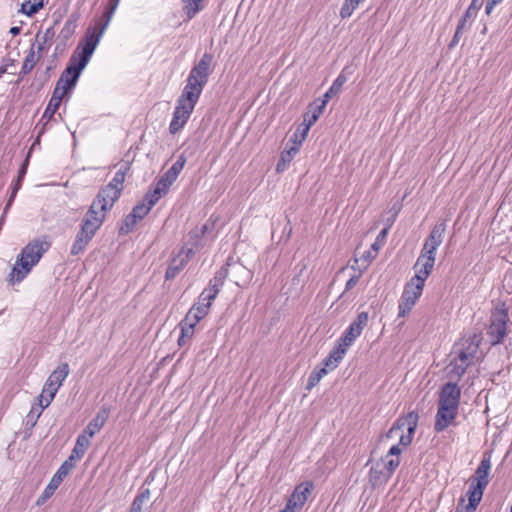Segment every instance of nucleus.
<instances>
[{
    "label": "nucleus",
    "instance_id": "obj_2",
    "mask_svg": "<svg viewBox=\"0 0 512 512\" xmlns=\"http://www.w3.org/2000/svg\"><path fill=\"white\" fill-rule=\"evenodd\" d=\"M482 337L473 333L461 338L454 346L453 358L446 367V375L452 381H458L466 372L467 368L475 364L480 358L479 346Z\"/></svg>",
    "mask_w": 512,
    "mask_h": 512
},
{
    "label": "nucleus",
    "instance_id": "obj_50",
    "mask_svg": "<svg viewBox=\"0 0 512 512\" xmlns=\"http://www.w3.org/2000/svg\"><path fill=\"white\" fill-rule=\"evenodd\" d=\"M125 180V171L120 169L114 176L113 180L110 183L117 184V188L123 189V182Z\"/></svg>",
    "mask_w": 512,
    "mask_h": 512
},
{
    "label": "nucleus",
    "instance_id": "obj_12",
    "mask_svg": "<svg viewBox=\"0 0 512 512\" xmlns=\"http://www.w3.org/2000/svg\"><path fill=\"white\" fill-rule=\"evenodd\" d=\"M116 9H117L116 5L108 3L107 10L96 21L95 25L88 27V29L86 30L85 36L83 38V42H85V43L95 42V48H96L104 31L108 27V25L111 21V18Z\"/></svg>",
    "mask_w": 512,
    "mask_h": 512
},
{
    "label": "nucleus",
    "instance_id": "obj_58",
    "mask_svg": "<svg viewBox=\"0 0 512 512\" xmlns=\"http://www.w3.org/2000/svg\"><path fill=\"white\" fill-rule=\"evenodd\" d=\"M82 457H76V454L73 453V451L71 452V455L68 457L67 460H65L64 462L66 464H69L71 467H75V462L80 460Z\"/></svg>",
    "mask_w": 512,
    "mask_h": 512
},
{
    "label": "nucleus",
    "instance_id": "obj_7",
    "mask_svg": "<svg viewBox=\"0 0 512 512\" xmlns=\"http://www.w3.org/2000/svg\"><path fill=\"white\" fill-rule=\"evenodd\" d=\"M491 469L489 459H483L476 469L475 476L471 479L470 487L467 492L468 504L463 509L464 512H474L482 499L485 487L488 484V476Z\"/></svg>",
    "mask_w": 512,
    "mask_h": 512
},
{
    "label": "nucleus",
    "instance_id": "obj_17",
    "mask_svg": "<svg viewBox=\"0 0 512 512\" xmlns=\"http://www.w3.org/2000/svg\"><path fill=\"white\" fill-rule=\"evenodd\" d=\"M460 396L461 391L456 381L448 382L442 387L439 393L438 405L458 410Z\"/></svg>",
    "mask_w": 512,
    "mask_h": 512
},
{
    "label": "nucleus",
    "instance_id": "obj_54",
    "mask_svg": "<svg viewBox=\"0 0 512 512\" xmlns=\"http://www.w3.org/2000/svg\"><path fill=\"white\" fill-rule=\"evenodd\" d=\"M289 163L290 162H288L287 159H285L283 156H281L279 162L277 163L276 171L277 172H283L287 168Z\"/></svg>",
    "mask_w": 512,
    "mask_h": 512
},
{
    "label": "nucleus",
    "instance_id": "obj_8",
    "mask_svg": "<svg viewBox=\"0 0 512 512\" xmlns=\"http://www.w3.org/2000/svg\"><path fill=\"white\" fill-rule=\"evenodd\" d=\"M205 230L206 226L204 225L201 229H196L189 233L191 246L183 247L171 260L165 274L166 279H173L189 262L191 257L194 255V247L199 245L200 236L204 234Z\"/></svg>",
    "mask_w": 512,
    "mask_h": 512
},
{
    "label": "nucleus",
    "instance_id": "obj_51",
    "mask_svg": "<svg viewBox=\"0 0 512 512\" xmlns=\"http://www.w3.org/2000/svg\"><path fill=\"white\" fill-rule=\"evenodd\" d=\"M339 362L331 358V356H327L323 360V368H326L328 370H334L338 366Z\"/></svg>",
    "mask_w": 512,
    "mask_h": 512
},
{
    "label": "nucleus",
    "instance_id": "obj_45",
    "mask_svg": "<svg viewBox=\"0 0 512 512\" xmlns=\"http://www.w3.org/2000/svg\"><path fill=\"white\" fill-rule=\"evenodd\" d=\"M21 185H22V180L17 178L16 181L14 182L13 186H12L11 195H10L6 205H5L4 215L8 212V209L10 208L12 202L14 201L18 190L21 188Z\"/></svg>",
    "mask_w": 512,
    "mask_h": 512
},
{
    "label": "nucleus",
    "instance_id": "obj_53",
    "mask_svg": "<svg viewBox=\"0 0 512 512\" xmlns=\"http://www.w3.org/2000/svg\"><path fill=\"white\" fill-rule=\"evenodd\" d=\"M29 156H30V153H28L26 159L24 160V162L22 163L19 171H18V179H21L23 180L26 172H27V167H28V164H29Z\"/></svg>",
    "mask_w": 512,
    "mask_h": 512
},
{
    "label": "nucleus",
    "instance_id": "obj_1",
    "mask_svg": "<svg viewBox=\"0 0 512 512\" xmlns=\"http://www.w3.org/2000/svg\"><path fill=\"white\" fill-rule=\"evenodd\" d=\"M418 419V413L411 411L405 416L398 418L386 434L387 439H398L399 442L392 445L387 454L376 461L375 464L381 467V469L383 468L391 476L399 466V457L403 449L412 442L413 435L418 426Z\"/></svg>",
    "mask_w": 512,
    "mask_h": 512
},
{
    "label": "nucleus",
    "instance_id": "obj_64",
    "mask_svg": "<svg viewBox=\"0 0 512 512\" xmlns=\"http://www.w3.org/2000/svg\"><path fill=\"white\" fill-rule=\"evenodd\" d=\"M13 36H16L18 35L20 32H21V27H18V26H13L10 28V31H9Z\"/></svg>",
    "mask_w": 512,
    "mask_h": 512
},
{
    "label": "nucleus",
    "instance_id": "obj_60",
    "mask_svg": "<svg viewBox=\"0 0 512 512\" xmlns=\"http://www.w3.org/2000/svg\"><path fill=\"white\" fill-rule=\"evenodd\" d=\"M461 35H462V34H458V31H457V30L455 31V34H454V36H453V39L451 40L450 45H449V47H450V48L455 47V46L459 43V40H460Z\"/></svg>",
    "mask_w": 512,
    "mask_h": 512
},
{
    "label": "nucleus",
    "instance_id": "obj_29",
    "mask_svg": "<svg viewBox=\"0 0 512 512\" xmlns=\"http://www.w3.org/2000/svg\"><path fill=\"white\" fill-rule=\"evenodd\" d=\"M105 423V418L100 416L99 414L92 419L89 424L86 426V428L81 433L83 436H86L87 439H91Z\"/></svg>",
    "mask_w": 512,
    "mask_h": 512
},
{
    "label": "nucleus",
    "instance_id": "obj_6",
    "mask_svg": "<svg viewBox=\"0 0 512 512\" xmlns=\"http://www.w3.org/2000/svg\"><path fill=\"white\" fill-rule=\"evenodd\" d=\"M213 55L209 53L203 54L201 59L191 69L187 78V83L183 89V93L189 94L195 98L200 95L208 82V78L213 71L212 68Z\"/></svg>",
    "mask_w": 512,
    "mask_h": 512
},
{
    "label": "nucleus",
    "instance_id": "obj_3",
    "mask_svg": "<svg viewBox=\"0 0 512 512\" xmlns=\"http://www.w3.org/2000/svg\"><path fill=\"white\" fill-rule=\"evenodd\" d=\"M49 247L50 243L41 239H34L29 242L18 256L9 274L8 281L11 284L21 282L29 274L32 267L39 262Z\"/></svg>",
    "mask_w": 512,
    "mask_h": 512
},
{
    "label": "nucleus",
    "instance_id": "obj_61",
    "mask_svg": "<svg viewBox=\"0 0 512 512\" xmlns=\"http://www.w3.org/2000/svg\"><path fill=\"white\" fill-rule=\"evenodd\" d=\"M301 132H302V126L300 125V127L295 131V133L291 137V141L293 142V145H295V142H297L300 139Z\"/></svg>",
    "mask_w": 512,
    "mask_h": 512
},
{
    "label": "nucleus",
    "instance_id": "obj_44",
    "mask_svg": "<svg viewBox=\"0 0 512 512\" xmlns=\"http://www.w3.org/2000/svg\"><path fill=\"white\" fill-rule=\"evenodd\" d=\"M305 139H302L300 137V139L295 142V145H292L291 147L285 149L282 153H281V156H283L285 159L288 160V162H291L292 159L295 157V155L299 152V148L300 146L302 145L303 141Z\"/></svg>",
    "mask_w": 512,
    "mask_h": 512
},
{
    "label": "nucleus",
    "instance_id": "obj_40",
    "mask_svg": "<svg viewBox=\"0 0 512 512\" xmlns=\"http://www.w3.org/2000/svg\"><path fill=\"white\" fill-rule=\"evenodd\" d=\"M39 58L40 56L36 57L34 50L31 49L24 59L21 74L26 75L31 72Z\"/></svg>",
    "mask_w": 512,
    "mask_h": 512
},
{
    "label": "nucleus",
    "instance_id": "obj_21",
    "mask_svg": "<svg viewBox=\"0 0 512 512\" xmlns=\"http://www.w3.org/2000/svg\"><path fill=\"white\" fill-rule=\"evenodd\" d=\"M369 315L367 312H361L357 315L356 319L345 330L341 339L350 346L361 335L363 329L367 326Z\"/></svg>",
    "mask_w": 512,
    "mask_h": 512
},
{
    "label": "nucleus",
    "instance_id": "obj_13",
    "mask_svg": "<svg viewBox=\"0 0 512 512\" xmlns=\"http://www.w3.org/2000/svg\"><path fill=\"white\" fill-rule=\"evenodd\" d=\"M116 9H117L116 5L108 3L107 10L96 21L95 25L88 27V29L86 30L85 36L83 38V42H85V43L95 42V48H96L104 31L108 27V25L111 21V18Z\"/></svg>",
    "mask_w": 512,
    "mask_h": 512
},
{
    "label": "nucleus",
    "instance_id": "obj_63",
    "mask_svg": "<svg viewBox=\"0 0 512 512\" xmlns=\"http://www.w3.org/2000/svg\"><path fill=\"white\" fill-rule=\"evenodd\" d=\"M384 244L379 243L377 240L371 245L370 251L375 252L378 255L379 250Z\"/></svg>",
    "mask_w": 512,
    "mask_h": 512
},
{
    "label": "nucleus",
    "instance_id": "obj_39",
    "mask_svg": "<svg viewBox=\"0 0 512 512\" xmlns=\"http://www.w3.org/2000/svg\"><path fill=\"white\" fill-rule=\"evenodd\" d=\"M183 1V9L187 16L191 19L194 17L201 9L200 5L202 0H182Z\"/></svg>",
    "mask_w": 512,
    "mask_h": 512
},
{
    "label": "nucleus",
    "instance_id": "obj_42",
    "mask_svg": "<svg viewBox=\"0 0 512 512\" xmlns=\"http://www.w3.org/2000/svg\"><path fill=\"white\" fill-rule=\"evenodd\" d=\"M42 7H43V0H39V2H34V3H31L30 1H26L25 3L22 4L21 11L24 14L31 16V15L37 13Z\"/></svg>",
    "mask_w": 512,
    "mask_h": 512
},
{
    "label": "nucleus",
    "instance_id": "obj_22",
    "mask_svg": "<svg viewBox=\"0 0 512 512\" xmlns=\"http://www.w3.org/2000/svg\"><path fill=\"white\" fill-rule=\"evenodd\" d=\"M435 258L432 256H425L420 254L415 265V276L411 279L415 280L418 283L425 284L426 279L431 274L434 264H435Z\"/></svg>",
    "mask_w": 512,
    "mask_h": 512
},
{
    "label": "nucleus",
    "instance_id": "obj_10",
    "mask_svg": "<svg viewBox=\"0 0 512 512\" xmlns=\"http://www.w3.org/2000/svg\"><path fill=\"white\" fill-rule=\"evenodd\" d=\"M185 164L186 157L180 155L171 168L159 179L154 190L151 191V204H156L160 198L168 192L170 186L175 182Z\"/></svg>",
    "mask_w": 512,
    "mask_h": 512
},
{
    "label": "nucleus",
    "instance_id": "obj_59",
    "mask_svg": "<svg viewBox=\"0 0 512 512\" xmlns=\"http://www.w3.org/2000/svg\"><path fill=\"white\" fill-rule=\"evenodd\" d=\"M82 457H76V454L73 453V451L71 452V455L68 457L67 460H65L64 462L66 464H69L71 467H75V462L80 460Z\"/></svg>",
    "mask_w": 512,
    "mask_h": 512
},
{
    "label": "nucleus",
    "instance_id": "obj_41",
    "mask_svg": "<svg viewBox=\"0 0 512 512\" xmlns=\"http://www.w3.org/2000/svg\"><path fill=\"white\" fill-rule=\"evenodd\" d=\"M359 4L360 2L357 0H345L340 10V16L343 19L350 17Z\"/></svg>",
    "mask_w": 512,
    "mask_h": 512
},
{
    "label": "nucleus",
    "instance_id": "obj_18",
    "mask_svg": "<svg viewBox=\"0 0 512 512\" xmlns=\"http://www.w3.org/2000/svg\"><path fill=\"white\" fill-rule=\"evenodd\" d=\"M507 321L508 315L506 312L498 311L493 314L488 330V335L493 345L500 343L506 335Z\"/></svg>",
    "mask_w": 512,
    "mask_h": 512
},
{
    "label": "nucleus",
    "instance_id": "obj_49",
    "mask_svg": "<svg viewBox=\"0 0 512 512\" xmlns=\"http://www.w3.org/2000/svg\"><path fill=\"white\" fill-rule=\"evenodd\" d=\"M54 35H55L54 29H53V27H50L45 30L43 35L40 36V34L38 33L36 35V39H37V41H41L43 43H48V42L52 41Z\"/></svg>",
    "mask_w": 512,
    "mask_h": 512
},
{
    "label": "nucleus",
    "instance_id": "obj_20",
    "mask_svg": "<svg viewBox=\"0 0 512 512\" xmlns=\"http://www.w3.org/2000/svg\"><path fill=\"white\" fill-rule=\"evenodd\" d=\"M120 192L121 188H117V184L109 183L106 187L100 190L92 204H98V209L106 212L118 199Z\"/></svg>",
    "mask_w": 512,
    "mask_h": 512
},
{
    "label": "nucleus",
    "instance_id": "obj_56",
    "mask_svg": "<svg viewBox=\"0 0 512 512\" xmlns=\"http://www.w3.org/2000/svg\"><path fill=\"white\" fill-rule=\"evenodd\" d=\"M360 275H354L352 276L347 282H346V290L352 289L359 281Z\"/></svg>",
    "mask_w": 512,
    "mask_h": 512
},
{
    "label": "nucleus",
    "instance_id": "obj_46",
    "mask_svg": "<svg viewBox=\"0 0 512 512\" xmlns=\"http://www.w3.org/2000/svg\"><path fill=\"white\" fill-rule=\"evenodd\" d=\"M68 92H70V91L69 90H65V88H62V86L60 84L56 83L55 88H54L53 93H52V97H51L50 100L61 104V101H62L63 97Z\"/></svg>",
    "mask_w": 512,
    "mask_h": 512
},
{
    "label": "nucleus",
    "instance_id": "obj_32",
    "mask_svg": "<svg viewBox=\"0 0 512 512\" xmlns=\"http://www.w3.org/2000/svg\"><path fill=\"white\" fill-rule=\"evenodd\" d=\"M151 493L149 489H144L133 501L131 512H142V507L150 502Z\"/></svg>",
    "mask_w": 512,
    "mask_h": 512
},
{
    "label": "nucleus",
    "instance_id": "obj_24",
    "mask_svg": "<svg viewBox=\"0 0 512 512\" xmlns=\"http://www.w3.org/2000/svg\"><path fill=\"white\" fill-rule=\"evenodd\" d=\"M59 388L60 386H57V384L51 382V380H46L42 394L39 396V409L37 411V417H39L42 411L50 405Z\"/></svg>",
    "mask_w": 512,
    "mask_h": 512
},
{
    "label": "nucleus",
    "instance_id": "obj_52",
    "mask_svg": "<svg viewBox=\"0 0 512 512\" xmlns=\"http://www.w3.org/2000/svg\"><path fill=\"white\" fill-rule=\"evenodd\" d=\"M478 11L476 9H473L472 7H468L465 11L464 15L462 16L463 19H465L468 22H471L477 15Z\"/></svg>",
    "mask_w": 512,
    "mask_h": 512
},
{
    "label": "nucleus",
    "instance_id": "obj_47",
    "mask_svg": "<svg viewBox=\"0 0 512 512\" xmlns=\"http://www.w3.org/2000/svg\"><path fill=\"white\" fill-rule=\"evenodd\" d=\"M59 106H60L59 103L50 100L48 105H47V107H46V109H45V111H44V114H43L42 118H46L47 120H51L53 118L54 114L59 109Z\"/></svg>",
    "mask_w": 512,
    "mask_h": 512
},
{
    "label": "nucleus",
    "instance_id": "obj_48",
    "mask_svg": "<svg viewBox=\"0 0 512 512\" xmlns=\"http://www.w3.org/2000/svg\"><path fill=\"white\" fill-rule=\"evenodd\" d=\"M72 469H73V467H71L69 464H66L65 462H63L61 464V466L59 467V469L57 470V472L53 476L62 482L63 479L70 474Z\"/></svg>",
    "mask_w": 512,
    "mask_h": 512
},
{
    "label": "nucleus",
    "instance_id": "obj_26",
    "mask_svg": "<svg viewBox=\"0 0 512 512\" xmlns=\"http://www.w3.org/2000/svg\"><path fill=\"white\" fill-rule=\"evenodd\" d=\"M391 475L387 473L383 468L379 467L375 463L372 465L369 472V481L373 486H379L385 484Z\"/></svg>",
    "mask_w": 512,
    "mask_h": 512
},
{
    "label": "nucleus",
    "instance_id": "obj_57",
    "mask_svg": "<svg viewBox=\"0 0 512 512\" xmlns=\"http://www.w3.org/2000/svg\"><path fill=\"white\" fill-rule=\"evenodd\" d=\"M467 24H468V21H466L465 19L461 18L459 20V23H458L457 28H456V30L458 31V34H463V32L467 28Z\"/></svg>",
    "mask_w": 512,
    "mask_h": 512
},
{
    "label": "nucleus",
    "instance_id": "obj_35",
    "mask_svg": "<svg viewBox=\"0 0 512 512\" xmlns=\"http://www.w3.org/2000/svg\"><path fill=\"white\" fill-rule=\"evenodd\" d=\"M350 347L349 344H347L345 341H343L341 338L337 341L336 346L334 349L329 353V356L333 358L334 360L340 361L343 359L344 355L346 354L348 348Z\"/></svg>",
    "mask_w": 512,
    "mask_h": 512
},
{
    "label": "nucleus",
    "instance_id": "obj_33",
    "mask_svg": "<svg viewBox=\"0 0 512 512\" xmlns=\"http://www.w3.org/2000/svg\"><path fill=\"white\" fill-rule=\"evenodd\" d=\"M400 208H401L400 206H394V211H391V216L389 218H387L386 226L380 231V233L378 234V236L376 238V240L379 243H382V244L385 243V239L387 237L389 229L392 227L398 213L400 212Z\"/></svg>",
    "mask_w": 512,
    "mask_h": 512
},
{
    "label": "nucleus",
    "instance_id": "obj_38",
    "mask_svg": "<svg viewBox=\"0 0 512 512\" xmlns=\"http://www.w3.org/2000/svg\"><path fill=\"white\" fill-rule=\"evenodd\" d=\"M89 446L90 440L87 439L86 436L80 434L76 439V443L72 451L76 454V457H83Z\"/></svg>",
    "mask_w": 512,
    "mask_h": 512
},
{
    "label": "nucleus",
    "instance_id": "obj_62",
    "mask_svg": "<svg viewBox=\"0 0 512 512\" xmlns=\"http://www.w3.org/2000/svg\"><path fill=\"white\" fill-rule=\"evenodd\" d=\"M483 3H484V0H472L471 4L469 6L472 7L473 9H476L477 11H479L480 8L482 7Z\"/></svg>",
    "mask_w": 512,
    "mask_h": 512
},
{
    "label": "nucleus",
    "instance_id": "obj_15",
    "mask_svg": "<svg viewBox=\"0 0 512 512\" xmlns=\"http://www.w3.org/2000/svg\"><path fill=\"white\" fill-rule=\"evenodd\" d=\"M446 231L445 223H437L431 230L429 236L425 240L421 253L425 256H432L436 259V251L443 242V236Z\"/></svg>",
    "mask_w": 512,
    "mask_h": 512
},
{
    "label": "nucleus",
    "instance_id": "obj_23",
    "mask_svg": "<svg viewBox=\"0 0 512 512\" xmlns=\"http://www.w3.org/2000/svg\"><path fill=\"white\" fill-rule=\"evenodd\" d=\"M457 414L458 410L438 405L437 413L435 416V431L442 432L448 428L456 419Z\"/></svg>",
    "mask_w": 512,
    "mask_h": 512
},
{
    "label": "nucleus",
    "instance_id": "obj_28",
    "mask_svg": "<svg viewBox=\"0 0 512 512\" xmlns=\"http://www.w3.org/2000/svg\"><path fill=\"white\" fill-rule=\"evenodd\" d=\"M69 374L70 367L69 364L65 362L57 366L49 375L48 379L51 380V382L57 384V386L61 387L63 381L68 377Z\"/></svg>",
    "mask_w": 512,
    "mask_h": 512
},
{
    "label": "nucleus",
    "instance_id": "obj_11",
    "mask_svg": "<svg viewBox=\"0 0 512 512\" xmlns=\"http://www.w3.org/2000/svg\"><path fill=\"white\" fill-rule=\"evenodd\" d=\"M424 284L411 279L405 286L399 301V317H405L416 304L422 295Z\"/></svg>",
    "mask_w": 512,
    "mask_h": 512
},
{
    "label": "nucleus",
    "instance_id": "obj_16",
    "mask_svg": "<svg viewBox=\"0 0 512 512\" xmlns=\"http://www.w3.org/2000/svg\"><path fill=\"white\" fill-rule=\"evenodd\" d=\"M104 218L105 212L98 209V204H91L84 219L82 220L80 229L94 237L97 230L101 227Z\"/></svg>",
    "mask_w": 512,
    "mask_h": 512
},
{
    "label": "nucleus",
    "instance_id": "obj_36",
    "mask_svg": "<svg viewBox=\"0 0 512 512\" xmlns=\"http://www.w3.org/2000/svg\"><path fill=\"white\" fill-rule=\"evenodd\" d=\"M327 373V369L323 367L314 369L308 378L306 389L311 390L315 387Z\"/></svg>",
    "mask_w": 512,
    "mask_h": 512
},
{
    "label": "nucleus",
    "instance_id": "obj_30",
    "mask_svg": "<svg viewBox=\"0 0 512 512\" xmlns=\"http://www.w3.org/2000/svg\"><path fill=\"white\" fill-rule=\"evenodd\" d=\"M198 323H194L193 320L188 321V317L185 318L180 323L181 326V335L178 339L179 345H183L185 339H190L194 334V328Z\"/></svg>",
    "mask_w": 512,
    "mask_h": 512
},
{
    "label": "nucleus",
    "instance_id": "obj_25",
    "mask_svg": "<svg viewBox=\"0 0 512 512\" xmlns=\"http://www.w3.org/2000/svg\"><path fill=\"white\" fill-rule=\"evenodd\" d=\"M151 200V192H149L145 195L144 199L133 208L132 214L130 213V216L133 217L134 222L143 219L155 205L151 204Z\"/></svg>",
    "mask_w": 512,
    "mask_h": 512
},
{
    "label": "nucleus",
    "instance_id": "obj_27",
    "mask_svg": "<svg viewBox=\"0 0 512 512\" xmlns=\"http://www.w3.org/2000/svg\"><path fill=\"white\" fill-rule=\"evenodd\" d=\"M92 238L93 236L83 232V230L80 229L71 247V254L78 255L82 253Z\"/></svg>",
    "mask_w": 512,
    "mask_h": 512
},
{
    "label": "nucleus",
    "instance_id": "obj_55",
    "mask_svg": "<svg viewBox=\"0 0 512 512\" xmlns=\"http://www.w3.org/2000/svg\"><path fill=\"white\" fill-rule=\"evenodd\" d=\"M503 0H488L485 8V12L487 15H490L494 9V7L502 2Z\"/></svg>",
    "mask_w": 512,
    "mask_h": 512
},
{
    "label": "nucleus",
    "instance_id": "obj_5",
    "mask_svg": "<svg viewBox=\"0 0 512 512\" xmlns=\"http://www.w3.org/2000/svg\"><path fill=\"white\" fill-rule=\"evenodd\" d=\"M95 51V42L93 43H82L81 52L76 57L72 55L67 67L61 73L57 83L65 88V90L71 91L77 84V81L81 75V72L88 64L92 54Z\"/></svg>",
    "mask_w": 512,
    "mask_h": 512
},
{
    "label": "nucleus",
    "instance_id": "obj_34",
    "mask_svg": "<svg viewBox=\"0 0 512 512\" xmlns=\"http://www.w3.org/2000/svg\"><path fill=\"white\" fill-rule=\"evenodd\" d=\"M78 17L76 15H71L70 18L65 22L63 28L60 31L59 37L67 40L69 39L75 32L77 27Z\"/></svg>",
    "mask_w": 512,
    "mask_h": 512
},
{
    "label": "nucleus",
    "instance_id": "obj_14",
    "mask_svg": "<svg viewBox=\"0 0 512 512\" xmlns=\"http://www.w3.org/2000/svg\"><path fill=\"white\" fill-rule=\"evenodd\" d=\"M313 487V483L310 481L297 485L288 499L285 508L280 512H299L306 503Z\"/></svg>",
    "mask_w": 512,
    "mask_h": 512
},
{
    "label": "nucleus",
    "instance_id": "obj_19",
    "mask_svg": "<svg viewBox=\"0 0 512 512\" xmlns=\"http://www.w3.org/2000/svg\"><path fill=\"white\" fill-rule=\"evenodd\" d=\"M327 105L326 99H318L314 101L308 108L307 113L304 115L301 132V138L305 139L308 135L310 128L316 123L320 115L323 113Z\"/></svg>",
    "mask_w": 512,
    "mask_h": 512
},
{
    "label": "nucleus",
    "instance_id": "obj_31",
    "mask_svg": "<svg viewBox=\"0 0 512 512\" xmlns=\"http://www.w3.org/2000/svg\"><path fill=\"white\" fill-rule=\"evenodd\" d=\"M62 482L55 478L54 476L51 478L50 482L42 492V494L39 496V498L36 501L37 505L44 504L57 490V488L60 486Z\"/></svg>",
    "mask_w": 512,
    "mask_h": 512
},
{
    "label": "nucleus",
    "instance_id": "obj_43",
    "mask_svg": "<svg viewBox=\"0 0 512 512\" xmlns=\"http://www.w3.org/2000/svg\"><path fill=\"white\" fill-rule=\"evenodd\" d=\"M376 257H377V255L375 252L368 250V251L364 252L359 259L355 258L354 262H355V264H357L360 261L361 265L359 266V269L363 270V269H366L370 265L372 260H374Z\"/></svg>",
    "mask_w": 512,
    "mask_h": 512
},
{
    "label": "nucleus",
    "instance_id": "obj_4",
    "mask_svg": "<svg viewBox=\"0 0 512 512\" xmlns=\"http://www.w3.org/2000/svg\"><path fill=\"white\" fill-rule=\"evenodd\" d=\"M227 268H221L210 280L209 285L202 291L198 301L190 308L186 316L188 321L199 323L209 312L212 302L217 297L227 277Z\"/></svg>",
    "mask_w": 512,
    "mask_h": 512
},
{
    "label": "nucleus",
    "instance_id": "obj_37",
    "mask_svg": "<svg viewBox=\"0 0 512 512\" xmlns=\"http://www.w3.org/2000/svg\"><path fill=\"white\" fill-rule=\"evenodd\" d=\"M346 82V77L343 76L342 74H340L335 80L334 82L332 83L331 87L329 88V90L324 94V98L323 99H326L327 101L334 95L338 94L343 85L345 84Z\"/></svg>",
    "mask_w": 512,
    "mask_h": 512
},
{
    "label": "nucleus",
    "instance_id": "obj_9",
    "mask_svg": "<svg viewBox=\"0 0 512 512\" xmlns=\"http://www.w3.org/2000/svg\"><path fill=\"white\" fill-rule=\"evenodd\" d=\"M198 100V98H195L189 94L183 92L181 93L177 99L173 117L169 125V131L171 134H176L184 127L190 118Z\"/></svg>",
    "mask_w": 512,
    "mask_h": 512
}]
</instances>
